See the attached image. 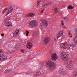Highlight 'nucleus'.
Returning <instances> with one entry per match:
<instances>
[{"label": "nucleus", "mask_w": 77, "mask_h": 77, "mask_svg": "<svg viewBox=\"0 0 77 77\" xmlns=\"http://www.w3.org/2000/svg\"><path fill=\"white\" fill-rule=\"evenodd\" d=\"M1 36H4V33H2L1 35Z\"/></svg>", "instance_id": "nucleus-35"}, {"label": "nucleus", "mask_w": 77, "mask_h": 77, "mask_svg": "<svg viewBox=\"0 0 77 77\" xmlns=\"http://www.w3.org/2000/svg\"><path fill=\"white\" fill-rule=\"evenodd\" d=\"M57 11H58V9L55 8L54 9V11L55 12H57Z\"/></svg>", "instance_id": "nucleus-28"}, {"label": "nucleus", "mask_w": 77, "mask_h": 77, "mask_svg": "<svg viewBox=\"0 0 77 77\" xmlns=\"http://www.w3.org/2000/svg\"><path fill=\"white\" fill-rule=\"evenodd\" d=\"M76 46L75 45V43H72V44L69 45L68 46V50H71V49H72L74 47H75Z\"/></svg>", "instance_id": "nucleus-8"}, {"label": "nucleus", "mask_w": 77, "mask_h": 77, "mask_svg": "<svg viewBox=\"0 0 77 77\" xmlns=\"http://www.w3.org/2000/svg\"><path fill=\"white\" fill-rule=\"evenodd\" d=\"M33 46V44L30 42H29L27 43L26 45L27 47L28 48H29V49H31L32 48V46Z\"/></svg>", "instance_id": "nucleus-10"}, {"label": "nucleus", "mask_w": 77, "mask_h": 77, "mask_svg": "<svg viewBox=\"0 0 77 77\" xmlns=\"http://www.w3.org/2000/svg\"><path fill=\"white\" fill-rule=\"evenodd\" d=\"M64 60H65V64L66 65H68V62H69V59H65Z\"/></svg>", "instance_id": "nucleus-16"}, {"label": "nucleus", "mask_w": 77, "mask_h": 77, "mask_svg": "<svg viewBox=\"0 0 77 77\" xmlns=\"http://www.w3.org/2000/svg\"><path fill=\"white\" fill-rule=\"evenodd\" d=\"M50 4H51V2H48L47 3H46V4H45L44 5V6H47Z\"/></svg>", "instance_id": "nucleus-23"}, {"label": "nucleus", "mask_w": 77, "mask_h": 77, "mask_svg": "<svg viewBox=\"0 0 77 77\" xmlns=\"http://www.w3.org/2000/svg\"><path fill=\"white\" fill-rule=\"evenodd\" d=\"M72 36H70V37H71V38H72Z\"/></svg>", "instance_id": "nucleus-45"}, {"label": "nucleus", "mask_w": 77, "mask_h": 77, "mask_svg": "<svg viewBox=\"0 0 77 77\" xmlns=\"http://www.w3.org/2000/svg\"><path fill=\"white\" fill-rule=\"evenodd\" d=\"M8 9V8H5L2 11V14H4L6 12V11Z\"/></svg>", "instance_id": "nucleus-21"}, {"label": "nucleus", "mask_w": 77, "mask_h": 77, "mask_svg": "<svg viewBox=\"0 0 77 77\" xmlns=\"http://www.w3.org/2000/svg\"><path fill=\"white\" fill-rule=\"evenodd\" d=\"M35 15V14L33 13H30L26 15L25 16L26 18H27V17H34Z\"/></svg>", "instance_id": "nucleus-12"}, {"label": "nucleus", "mask_w": 77, "mask_h": 77, "mask_svg": "<svg viewBox=\"0 0 77 77\" xmlns=\"http://www.w3.org/2000/svg\"><path fill=\"white\" fill-rule=\"evenodd\" d=\"M75 77H77V70H76L75 73Z\"/></svg>", "instance_id": "nucleus-26"}, {"label": "nucleus", "mask_w": 77, "mask_h": 77, "mask_svg": "<svg viewBox=\"0 0 77 77\" xmlns=\"http://www.w3.org/2000/svg\"><path fill=\"white\" fill-rule=\"evenodd\" d=\"M66 44H67V42H65L61 44L60 45V47H64L65 46Z\"/></svg>", "instance_id": "nucleus-17"}, {"label": "nucleus", "mask_w": 77, "mask_h": 77, "mask_svg": "<svg viewBox=\"0 0 77 77\" xmlns=\"http://www.w3.org/2000/svg\"><path fill=\"white\" fill-rule=\"evenodd\" d=\"M63 74L65 75H66V71H65L63 73Z\"/></svg>", "instance_id": "nucleus-33"}, {"label": "nucleus", "mask_w": 77, "mask_h": 77, "mask_svg": "<svg viewBox=\"0 0 77 77\" xmlns=\"http://www.w3.org/2000/svg\"><path fill=\"white\" fill-rule=\"evenodd\" d=\"M62 22H63V20H62Z\"/></svg>", "instance_id": "nucleus-42"}, {"label": "nucleus", "mask_w": 77, "mask_h": 77, "mask_svg": "<svg viewBox=\"0 0 77 77\" xmlns=\"http://www.w3.org/2000/svg\"><path fill=\"white\" fill-rule=\"evenodd\" d=\"M72 61H69L68 63V64L67 66V67L69 68L70 70H72L74 68L73 66H72Z\"/></svg>", "instance_id": "nucleus-4"}, {"label": "nucleus", "mask_w": 77, "mask_h": 77, "mask_svg": "<svg viewBox=\"0 0 77 77\" xmlns=\"http://www.w3.org/2000/svg\"><path fill=\"white\" fill-rule=\"evenodd\" d=\"M56 39V38H54V40H55Z\"/></svg>", "instance_id": "nucleus-46"}, {"label": "nucleus", "mask_w": 77, "mask_h": 77, "mask_svg": "<svg viewBox=\"0 0 77 77\" xmlns=\"http://www.w3.org/2000/svg\"><path fill=\"white\" fill-rule=\"evenodd\" d=\"M62 36V35L61 34H59V33L57 34V38L58 39V38H60V36Z\"/></svg>", "instance_id": "nucleus-22"}, {"label": "nucleus", "mask_w": 77, "mask_h": 77, "mask_svg": "<svg viewBox=\"0 0 77 77\" xmlns=\"http://www.w3.org/2000/svg\"><path fill=\"white\" fill-rule=\"evenodd\" d=\"M2 53V50H0V53Z\"/></svg>", "instance_id": "nucleus-38"}, {"label": "nucleus", "mask_w": 77, "mask_h": 77, "mask_svg": "<svg viewBox=\"0 0 77 77\" xmlns=\"http://www.w3.org/2000/svg\"><path fill=\"white\" fill-rule=\"evenodd\" d=\"M5 26H7V27H10V26H12L11 22L9 21L7 22L5 24Z\"/></svg>", "instance_id": "nucleus-15"}, {"label": "nucleus", "mask_w": 77, "mask_h": 77, "mask_svg": "<svg viewBox=\"0 0 77 77\" xmlns=\"http://www.w3.org/2000/svg\"><path fill=\"white\" fill-rule=\"evenodd\" d=\"M41 2V1H39L37 2V6H39V4L40 3V2Z\"/></svg>", "instance_id": "nucleus-30"}, {"label": "nucleus", "mask_w": 77, "mask_h": 77, "mask_svg": "<svg viewBox=\"0 0 77 77\" xmlns=\"http://www.w3.org/2000/svg\"><path fill=\"white\" fill-rule=\"evenodd\" d=\"M50 53H51V52H52V51H50Z\"/></svg>", "instance_id": "nucleus-44"}, {"label": "nucleus", "mask_w": 77, "mask_h": 77, "mask_svg": "<svg viewBox=\"0 0 77 77\" xmlns=\"http://www.w3.org/2000/svg\"><path fill=\"white\" fill-rule=\"evenodd\" d=\"M60 57L63 60H64L65 59H69V55L67 54L65 52H61L60 54Z\"/></svg>", "instance_id": "nucleus-1"}, {"label": "nucleus", "mask_w": 77, "mask_h": 77, "mask_svg": "<svg viewBox=\"0 0 77 77\" xmlns=\"http://www.w3.org/2000/svg\"><path fill=\"white\" fill-rule=\"evenodd\" d=\"M68 9H74V7L71 5H69L68 6Z\"/></svg>", "instance_id": "nucleus-19"}, {"label": "nucleus", "mask_w": 77, "mask_h": 77, "mask_svg": "<svg viewBox=\"0 0 77 77\" xmlns=\"http://www.w3.org/2000/svg\"><path fill=\"white\" fill-rule=\"evenodd\" d=\"M71 33H70V32L69 33V35H70Z\"/></svg>", "instance_id": "nucleus-43"}, {"label": "nucleus", "mask_w": 77, "mask_h": 77, "mask_svg": "<svg viewBox=\"0 0 77 77\" xmlns=\"http://www.w3.org/2000/svg\"><path fill=\"white\" fill-rule=\"evenodd\" d=\"M21 51H22L23 53H24V50H21Z\"/></svg>", "instance_id": "nucleus-39"}, {"label": "nucleus", "mask_w": 77, "mask_h": 77, "mask_svg": "<svg viewBox=\"0 0 77 77\" xmlns=\"http://www.w3.org/2000/svg\"><path fill=\"white\" fill-rule=\"evenodd\" d=\"M41 74V72L38 71L36 73L35 75L36 76H39Z\"/></svg>", "instance_id": "nucleus-18"}, {"label": "nucleus", "mask_w": 77, "mask_h": 77, "mask_svg": "<svg viewBox=\"0 0 77 77\" xmlns=\"http://www.w3.org/2000/svg\"><path fill=\"white\" fill-rule=\"evenodd\" d=\"M44 10H42V11H41V13H43V12H44Z\"/></svg>", "instance_id": "nucleus-36"}, {"label": "nucleus", "mask_w": 77, "mask_h": 77, "mask_svg": "<svg viewBox=\"0 0 77 77\" xmlns=\"http://www.w3.org/2000/svg\"><path fill=\"white\" fill-rule=\"evenodd\" d=\"M61 48L62 49H63V50H65L66 48V47L65 46L63 47H61Z\"/></svg>", "instance_id": "nucleus-25"}, {"label": "nucleus", "mask_w": 77, "mask_h": 77, "mask_svg": "<svg viewBox=\"0 0 77 77\" xmlns=\"http://www.w3.org/2000/svg\"><path fill=\"white\" fill-rule=\"evenodd\" d=\"M60 13L61 15L63 14V12L62 11H61Z\"/></svg>", "instance_id": "nucleus-34"}, {"label": "nucleus", "mask_w": 77, "mask_h": 77, "mask_svg": "<svg viewBox=\"0 0 77 77\" xmlns=\"http://www.w3.org/2000/svg\"><path fill=\"white\" fill-rule=\"evenodd\" d=\"M20 45H19V44H18L17 45H15V48L16 49H17V48H18L19 47H20Z\"/></svg>", "instance_id": "nucleus-20"}, {"label": "nucleus", "mask_w": 77, "mask_h": 77, "mask_svg": "<svg viewBox=\"0 0 77 77\" xmlns=\"http://www.w3.org/2000/svg\"><path fill=\"white\" fill-rule=\"evenodd\" d=\"M61 25H62V26H63V22H62L61 23Z\"/></svg>", "instance_id": "nucleus-37"}, {"label": "nucleus", "mask_w": 77, "mask_h": 77, "mask_svg": "<svg viewBox=\"0 0 77 77\" xmlns=\"http://www.w3.org/2000/svg\"><path fill=\"white\" fill-rule=\"evenodd\" d=\"M20 31V29H17L13 33V36L14 37L15 36H16L18 34V32Z\"/></svg>", "instance_id": "nucleus-9"}, {"label": "nucleus", "mask_w": 77, "mask_h": 77, "mask_svg": "<svg viewBox=\"0 0 77 77\" xmlns=\"http://www.w3.org/2000/svg\"><path fill=\"white\" fill-rule=\"evenodd\" d=\"M16 11L18 13H19V14H21V13H22V12H23V10L21 9V8H17L16 9Z\"/></svg>", "instance_id": "nucleus-14"}, {"label": "nucleus", "mask_w": 77, "mask_h": 77, "mask_svg": "<svg viewBox=\"0 0 77 77\" xmlns=\"http://www.w3.org/2000/svg\"><path fill=\"white\" fill-rule=\"evenodd\" d=\"M11 16H8L7 18H8V20H10V19H11Z\"/></svg>", "instance_id": "nucleus-32"}, {"label": "nucleus", "mask_w": 77, "mask_h": 77, "mask_svg": "<svg viewBox=\"0 0 77 77\" xmlns=\"http://www.w3.org/2000/svg\"><path fill=\"white\" fill-rule=\"evenodd\" d=\"M42 23H40V27L42 30L44 29V26H45V27H47L48 26V22L47 20H41Z\"/></svg>", "instance_id": "nucleus-2"}, {"label": "nucleus", "mask_w": 77, "mask_h": 77, "mask_svg": "<svg viewBox=\"0 0 77 77\" xmlns=\"http://www.w3.org/2000/svg\"><path fill=\"white\" fill-rule=\"evenodd\" d=\"M65 18L64 19V21H66H66H68V18H66V17H65Z\"/></svg>", "instance_id": "nucleus-27"}, {"label": "nucleus", "mask_w": 77, "mask_h": 77, "mask_svg": "<svg viewBox=\"0 0 77 77\" xmlns=\"http://www.w3.org/2000/svg\"><path fill=\"white\" fill-rule=\"evenodd\" d=\"M7 59V56L6 55L0 54V61H2V60H3L5 59Z\"/></svg>", "instance_id": "nucleus-7"}, {"label": "nucleus", "mask_w": 77, "mask_h": 77, "mask_svg": "<svg viewBox=\"0 0 77 77\" xmlns=\"http://www.w3.org/2000/svg\"><path fill=\"white\" fill-rule=\"evenodd\" d=\"M46 65L49 66V69L51 70L54 69L55 68V65L54 63L52 61H48L46 63Z\"/></svg>", "instance_id": "nucleus-3"}, {"label": "nucleus", "mask_w": 77, "mask_h": 77, "mask_svg": "<svg viewBox=\"0 0 77 77\" xmlns=\"http://www.w3.org/2000/svg\"><path fill=\"white\" fill-rule=\"evenodd\" d=\"M29 31L27 30L26 31V36H28V35H29Z\"/></svg>", "instance_id": "nucleus-31"}, {"label": "nucleus", "mask_w": 77, "mask_h": 77, "mask_svg": "<svg viewBox=\"0 0 77 77\" xmlns=\"http://www.w3.org/2000/svg\"><path fill=\"white\" fill-rule=\"evenodd\" d=\"M29 26L31 27H33L34 26H37L36 22L35 20H32L30 22Z\"/></svg>", "instance_id": "nucleus-5"}, {"label": "nucleus", "mask_w": 77, "mask_h": 77, "mask_svg": "<svg viewBox=\"0 0 77 77\" xmlns=\"http://www.w3.org/2000/svg\"><path fill=\"white\" fill-rule=\"evenodd\" d=\"M8 20L9 19H8V17H7L6 19H5L4 20V21L5 22H6V21H8Z\"/></svg>", "instance_id": "nucleus-29"}, {"label": "nucleus", "mask_w": 77, "mask_h": 77, "mask_svg": "<svg viewBox=\"0 0 77 77\" xmlns=\"http://www.w3.org/2000/svg\"><path fill=\"white\" fill-rule=\"evenodd\" d=\"M14 10V8L12 7H10L8 9V12L6 14V15L7 16L9 14L11 13L12 12V11Z\"/></svg>", "instance_id": "nucleus-11"}, {"label": "nucleus", "mask_w": 77, "mask_h": 77, "mask_svg": "<svg viewBox=\"0 0 77 77\" xmlns=\"http://www.w3.org/2000/svg\"><path fill=\"white\" fill-rule=\"evenodd\" d=\"M7 71H8V70H6L5 71V72L6 73Z\"/></svg>", "instance_id": "nucleus-41"}, {"label": "nucleus", "mask_w": 77, "mask_h": 77, "mask_svg": "<svg viewBox=\"0 0 77 77\" xmlns=\"http://www.w3.org/2000/svg\"><path fill=\"white\" fill-rule=\"evenodd\" d=\"M58 58L57 55L55 53H53L51 55V59L52 60H56Z\"/></svg>", "instance_id": "nucleus-6"}, {"label": "nucleus", "mask_w": 77, "mask_h": 77, "mask_svg": "<svg viewBox=\"0 0 77 77\" xmlns=\"http://www.w3.org/2000/svg\"><path fill=\"white\" fill-rule=\"evenodd\" d=\"M49 39H50L49 37H46L44 39V42L45 43V45H47L48 43Z\"/></svg>", "instance_id": "nucleus-13"}, {"label": "nucleus", "mask_w": 77, "mask_h": 77, "mask_svg": "<svg viewBox=\"0 0 77 77\" xmlns=\"http://www.w3.org/2000/svg\"><path fill=\"white\" fill-rule=\"evenodd\" d=\"M65 29H66V27H65Z\"/></svg>", "instance_id": "nucleus-47"}, {"label": "nucleus", "mask_w": 77, "mask_h": 77, "mask_svg": "<svg viewBox=\"0 0 77 77\" xmlns=\"http://www.w3.org/2000/svg\"><path fill=\"white\" fill-rule=\"evenodd\" d=\"M63 30H61L60 32L59 33V34H60V35H63Z\"/></svg>", "instance_id": "nucleus-24"}, {"label": "nucleus", "mask_w": 77, "mask_h": 77, "mask_svg": "<svg viewBox=\"0 0 77 77\" xmlns=\"http://www.w3.org/2000/svg\"><path fill=\"white\" fill-rule=\"evenodd\" d=\"M34 54L35 55H36V52H34Z\"/></svg>", "instance_id": "nucleus-40"}]
</instances>
